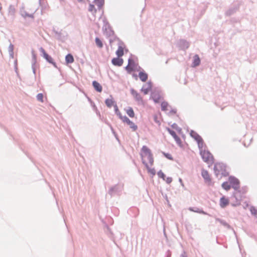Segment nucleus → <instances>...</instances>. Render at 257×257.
I'll return each mask as SVG.
<instances>
[{"mask_svg": "<svg viewBox=\"0 0 257 257\" xmlns=\"http://www.w3.org/2000/svg\"><path fill=\"white\" fill-rule=\"evenodd\" d=\"M152 98L156 103L158 102L160 98L159 96H152Z\"/></svg>", "mask_w": 257, "mask_h": 257, "instance_id": "cd10ccee", "label": "nucleus"}, {"mask_svg": "<svg viewBox=\"0 0 257 257\" xmlns=\"http://www.w3.org/2000/svg\"><path fill=\"white\" fill-rule=\"evenodd\" d=\"M131 93L137 101L141 102H143L142 97L141 96L140 94H139L136 90L134 89H132Z\"/></svg>", "mask_w": 257, "mask_h": 257, "instance_id": "1a4fd4ad", "label": "nucleus"}, {"mask_svg": "<svg viewBox=\"0 0 257 257\" xmlns=\"http://www.w3.org/2000/svg\"><path fill=\"white\" fill-rule=\"evenodd\" d=\"M111 62L113 65L115 66H120L122 65L123 60L122 59L120 58L119 57H117L113 58Z\"/></svg>", "mask_w": 257, "mask_h": 257, "instance_id": "6e6552de", "label": "nucleus"}, {"mask_svg": "<svg viewBox=\"0 0 257 257\" xmlns=\"http://www.w3.org/2000/svg\"><path fill=\"white\" fill-rule=\"evenodd\" d=\"M37 100L39 101L43 102L44 101L43 100V94L42 93H39L37 95Z\"/></svg>", "mask_w": 257, "mask_h": 257, "instance_id": "a878e982", "label": "nucleus"}, {"mask_svg": "<svg viewBox=\"0 0 257 257\" xmlns=\"http://www.w3.org/2000/svg\"><path fill=\"white\" fill-rule=\"evenodd\" d=\"M151 89V85L150 83H148L145 85H144L142 87L141 91L144 93L145 95L147 94Z\"/></svg>", "mask_w": 257, "mask_h": 257, "instance_id": "f8f14e48", "label": "nucleus"}, {"mask_svg": "<svg viewBox=\"0 0 257 257\" xmlns=\"http://www.w3.org/2000/svg\"><path fill=\"white\" fill-rule=\"evenodd\" d=\"M79 2H81L82 0H77Z\"/></svg>", "mask_w": 257, "mask_h": 257, "instance_id": "e433bc0d", "label": "nucleus"}, {"mask_svg": "<svg viewBox=\"0 0 257 257\" xmlns=\"http://www.w3.org/2000/svg\"><path fill=\"white\" fill-rule=\"evenodd\" d=\"M166 181H167V183H169L171 182V181H172V179H171V178H168L167 179Z\"/></svg>", "mask_w": 257, "mask_h": 257, "instance_id": "72a5a7b5", "label": "nucleus"}, {"mask_svg": "<svg viewBox=\"0 0 257 257\" xmlns=\"http://www.w3.org/2000/svg\"><path fill=\"white\" fill-rule=\"evenodd\" d=\"M200 62V60L199 56L197 55H196L194 56L193 58V64L194 66H197L199 65Z\"/></svg>", "mask_w": 257, "mask_h": 257, "instance_id": "dca6fc26", "label": "nucleus"}, {"mask_svg": "<svg viewBox=\"0 0 257 257\" xmlns=\"http://www.w3.org/2000/svg\"><path fill=\"white\" fill-rule=\"evenodd\" d=\"M171 134L174 136V138H177L178 140H179V137L176 135V133L174 132H172Z\"/></svg>", "mask_w": 257, "mask_h": 257, "instance_id": "7c9ffc66", "label": "nucleus"}, {"mask_svg": "<svg viewBox=\"0 0 257 257\" xmlns=\"http://www.w3.org/2000/svg\"><path fill=\"white\" fill-rule=\"evenodd\" d=\"M158 175L159 176V177L163 178V179H165L164 178L165 177V175L164 174V173L163 172H162L161 171H159L158 173Z\"/></svg>", "mask_w": 257, "mask_h": 257, "instance_id": "c85d7f7f", "label": "nucleus"}, {"mask_svg": "<svg viewBox=\"0 0 257 257\" xmlns=\"http://www.w3.org/2000/svg\"><path fill=\"white\" fill-rule=\"evenodd\" d=\"M125 69H126L127 70L129 71V66H127L125 67Z\"/></svg>", "mask_w": 257, "mask_h": 257, "instance_id": "c9c22d12", "label": "nucleus"}, {"mask_svg": "<svg viewBox=\"0 0 257 257\" xmlns=\"http://www.w3.org/2000/svg\"><path fill=\"white\" fill-rule=\"evenodd\" d=\"M229 200L224 196L221 197L220 199V205L221 207L224 208L229 204Z\"/></svg>", "mask_w": 257, "mask_h": 257, "instance_id": "9b49d317", "label": "nucleus"}, {"mask_svg": "<svg viewBox=\"0 0 257 257\" xmlns=\"http://www.w3.org/2000/svg\"><path fill=\"white\" fill-rule=\"evenodd\" d=\"M189 210H190V211H194V212H196L204 213V212H203V211L194 210H193V209H192L191 208H189Z\"/></svg>", "mask_w": 257, "mask_h": 257, "instance_id": "c756f323", "label": "nucleus"}, {"mask_svg": "<svg viewBox=\"0 0 257 257\" xmlns=\"http://www.w3.org/2000/svg\"><path fill=\"white\" fill-rule=\"evenodd\" d=\"M95 43L96 44V45L100 48H102L103 47V44L101 42V41L98 38H95Z\"/></svg>", "mask_w": 257, "mask_h": 257, "instance_id": "5701e85b", "label": "nucleus"}, {"mask_svg": "<svg viewBox=\"0 0 257 257\" xmlns=\"http://www.w3.org/2000/svg\"><path fill=\"white\" fill-rule=\"evenodd\" d=\"M176 140V141L177 142H180L181 141H180V139H179V140H178L177 138H174Z\"/></svg>", "mask_w": 257, "mask_h": 257, "instance_id": "f704fd0d", "label": "nucleus"}, {"mask_svg": "<svg viewBox=\"0 0 257 257\" xmlns=\"http://www.w3.org/2000/svg\"><path fill=\"white\" fill-rule=\"evenodd\" d=\"M99 0H94V3L96 5L97 4V2H98ZM101 2L102 1V0H100ZM102 5V4H100V5H98L99 7H100V6Z\"/></svg>", "mask_w": 257, "mask_h": 257, "instance_id": "473e14b6", "label": "nucleus"}, {"mask_svg": "<svg viewBox=\"0 0 257 257\" xmlns=\"http://www.w3.org/2000/svg\"><path fill=\"white\" fill-rule=\"evenodd\" d=\"M124 46L123 45H120L118 46L117 51H116V54L118 57H122L124 54Z\"/></svg>", "mask_w": 257, "mask_h": 257, "instance_id": "9d476101", "label": "nucleus"}, {"mask_svg": "<svg viewBox=\"0 0 257 257\" xmlns=\"http://www.w3.org/2000/svg\"><path fill=\"white\" fill-rule=\"evenodd\" d=\"M125 111L127 114L132 118H133L135 116V113L132 107H128V108L125 109Z\"/></svg>", "mask_w": 257, "mask_h": 257, "instance_id": "2eb2a0df", "label": "nucleus"}, {"mask_svg": "<svg viewBox=\"0 0 257 257\" xmlns=\"http://www.w3.org/2000/svg\"><path fill=\"white\" fill-rule=\"evenodd\" d=\"M117 115L123 122L126 123L133 131H136L138 129V126L132 121H131L127 116H122L120 112H118Z\"/></svg>", "mask_w": 257, "mask_h": 257, "instance_id": "f03ea898", "label": "nucleus"}, {"mask_svg": "<svg viewBox=\"0 0 257 257\" xmlns=\"http://www.w3.org/2000/svg\"><path fill=\"white\" fill-rule=\"evenodd\" d=\"M201 174L202 176L205 180V183L208 185H211L212 183L211 178L208 171L203 169L202 170Z\"/></svg>", "mask_w": 257, "mask_h": 257, "instance_id": "39448f33", "label": "nucleus"}, {"mask_svg": "<svg viewBox=\"0 0 257 257\" xmlns=\"http://www.w3.org/2000/svg\"><path fill=\"white\" fill-rule=\"evenodd\" d=\"M250 211L252 214L257 217V209L254 207H251Z\"/></svg>", "mask_w": 257, "mask_h": 257, "instance_id": "393cba45", "label": "nucleus"}, {"mask_svg": "<svg viewBox=\"0 0 257 257\" xmlns=\"http://www.w3.org/2000/svg\"><path fill=\"white\" fill-rule=\"evenodd\" d=\"M190 136L197 142L198 147L202 149L204 146V144L202 138L195 131L190 132Z\"/></svg>", "mask_w": 257, "mask_h": 257, "instance_id": "20e7f679", "label": "nucleus"}, {"mask_svg": "<svg viewBox=\"0 0 257 257\" xmlns=\"http://www.w3.org/2000/svg\"><path fill=\"white\" fill-rule=\"evenodd\" d=\"M105 104L108 107H111L114 104V101L112 98H108L105 100Z\"/></svg>", "mask_w": 257, "mask_h": 257, "instance_id": "f3484780", "label": "nucleus"}, {"mask_svg": "<svg viewBox=\"0 0 257 257\" xmlns=\"http://www.w3.org/2000/svg\"><path fill=\"white\" fill-rule=\"evenodd\" d=\"M40 51L42 53L43 57L47 60V61H48L49 63L54 64L52 57L48 55V54H47L43 48H40Z\"/></svg>", "mask_w": 257, "mask_h": 257, "instance_id": "0eeeda50", "label": "nucleus"}, {"mask_svg": "<svg viewBox=\"0 0 257 257\" xmlns=\"http://www.w3.org/2000/svg\"><path fill=\"white\" fill-rule=\"evenodd\" d=\"M140 155L143 163L145 166L150 165L152 166L154 164V158L150 149L146 146H144L141 150Z\"/></svg>", "mask_w": 257, "mask_h": 257, "instance_id": "f257e3e1", "label": "nucleus"}, {"mask_svg": "<svg viewBox=\"0 0 257 257\" xmlns=\"http://www.w3.org/2000/svg\"><path fill=\"white\" fill-rule=\"evenodd\" d=\"M169 107V105L167 102L164 101L161 103V109L163 111L168 110Z\"/></svg>", "mask_w": 257, "mask_h": 257, "instance_id": "412c9836", "label": "nucleus"}, {"mask_svg": "<svg viewBox=\"0 0 257 257\" xmlns=\"http://www.w3.org/2000/svg\"><path fill=\"white\" fill-rule=\"evenodd\" d=\"M200 155L204 162L208 164H211L213 162V157L209 151L201 150L200 151Z\"/></svg>", "mask_w": 257, "mask_h": 257, "instance_id": "7ed1b4c3", "label": "nucleus"}, {"mask_svg": "<svg viewBox=\"0 0 257 257\" xmlns=\"http://www.w3.org/2000/svg\"><path fill=\"white\" fill-rule=\"evenodd\" d=\"M88 11H89V12L91 13L92 14V15H93L95 16V15L96 13L97 10L95 9L94 5H93L92 4H90L89 6V7H88Z\"/></svg>", "mask_w": 257, "mask_h": 257, "instance_id": "aec40b11", "label": "nucleus"}, {"mask_svg": "<svg viewBox=\"0 0 257 257\" xmlns=\"http://www.w3.org/2000/svg\"><path fill=\"white\" fill-rule=\"evenodd\" d=\"M115 112H116V114L117 115V113H118V112H120V111H119V110H118V108H117V107L116 104L115 105Z\"/></svg>", "mask_w": 257, "mask_h": 257, "instance_id": "2f4dec72", "label": "nucleus"}, {"mask_svg": "<svg viewBox=\"0 0 257 257\" xmlns=\"http://www.w3.org/2000/svg\"><path fill=\"white\" fill-rule=\"evenodd\" d=\"M93 86L94 89L98 92H100L102 90V88L101 85L96 81H94L92 82Z\"/></svg>", "mask_w": 257, "mask_h": 257, "instance_id": "ddd939ff", "label": "nucleus"}, {"mask_svg": "<svg viewBox=\"0 0 257 257\" xmlns=\"http://www.w3.org/2000/svg\"><path fill=\"white\" fill-rule=\"evenodd\" d=\"M163 154L165 156V157H166L167 159H168L170 160H173V157L170 154L163 153Z\"/></svg>", "mask_w": 257, "mask_h": 257, "instance_id": "bb28decb", "label": "nucleus"}, {"mask_svg": "<svg viewBox=\"0 0 257 257\" xmlns=\"http://www.w3.org/2000/svg\"><path fill=\"white\" fill-rule=\"evenodd\" d=\"M65 60L67 63H72L74 62V58L71 54H68L65 56Z\"/></svg>", "mask_w": 257, "mask_h": 257, "instance_id": "6ab92c4d", "label": "nucleus"}, {"mask_svg": "<svg viewBox=\"0 0 257 257\" xmlns=\"http://www.w3.org/2000/svg\"><path fill=\"white\" fill-rule=\"evenodd\" d=\"M147 169L148 170V172L149 174L152 175V176H154L156 174V171L154 168H151L150 167V165H148V166H145Z\"/></svg>", "mask_w": 257, "mask_h": 257, "instance_id": "a211bd4d", "label": "nucleus"}, {"mask_svg": "<svg viewBox=\"0 0 257 257\" xmlns=\"http://www.w3.org/2000/svg\"><path fill=\"white\" fill-rule=\"evenodd\" d=\"M222 166L220 164H216L214 165V169L216 174L217 175L219 172V170L222 168Z\"/></svg>", "mask_w": 257, "mask_h": 257, "instance_id": "4be33fe9", "label": "nucleus"}, {"mask_svg": "<svg viewBox=\"0 0 257 257\" xmlns=\"http://www.w3.org/2000/svg\"><path fill=\"white\" fill-rule=\"evenodd\" d=\"M139 76L143 82H145L148 79V74L145 72H140L139 74Z\"/></svg>", "mask_w": 257, "mask_h": 257, "instance_id": "4468645a", "label": "nucleus"}, {"mask_svg": "<svg viewBox=\"0 0 257 257\" xmlns=\"http://www.w3.org/2000/svg\"><path fill=\"white\" fill-rule=\"evenodd\" d=\"M222 187L226 190H229L230 189V185L227 182H224L222 184Z\"/></svg>", "mask_w": 257, "mask_h": 257, "instance_id": "b1692460", "label": "nucleus"}, {"mask_svg": "<svg viewBox=\"0 0 257 257\" xmlns=\"http://www.w3.org/2000/svg\"><path fill=\"white\" fill-rule=\"evenodd\" d=\"M228 181L233 188H237L238 187L239 183L238 179L233 177H230Z\"/></svg>", "mask_w": 257, "mask_h": 257, "instance_id": "423d86ee", "label": "nucleus"}]
</instances>
